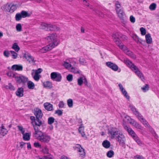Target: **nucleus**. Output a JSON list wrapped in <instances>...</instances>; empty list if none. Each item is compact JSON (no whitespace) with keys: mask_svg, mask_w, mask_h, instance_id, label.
<instances>
[{"mask_svg":"<svg viewBox=\"0 0 159 159\" xmlns=\"http://www.w3.org/2000/svg\"><path fill=\"white\" fill-rule=\"evenodd\" d=\"M34 136L40 141L44 143H48L51 139L50 137L48 135L44 134L41 131L36 133H34Z\"/></svg>","mask_w":159,"mask_h":159,"instance_id":"nucleus-1","label":"nucleus"},{"mask_svg":"<svg viewBox=\"0 0 159 159\" xmlns=\"http://www.w3.org/2000/svg\"><path fill=\"white\" fill-rule=\"evenodd\" d=\"M125 63L142 80L144 79L143 74L140 72L138 68L135 66L130 60H124Z\"/></svg>","mask_w":159,"mask_h":159,"instance_id":"nucleus-2","label":"nucleus"},{"mask_svg":"<svg viewBox=\"0 0 159 159\" xmlns=\"http://www.w3.org/2000/svg\"><path fill=\"white\" fill-rule=\"evenodd\" d=\"M124 129L127 131L129 134L131 136L133 139L139 145V146H141L142 145V142L137 135L135 132L129 126L126 125H124Z\"/></svg>","mask_w":159,"mask_h":159,"instance_id":"nucleus-3","label":"nucleus"},{"mask_svg":"<svg viewBox=\"0 0 159 159\" xmlns=\"http://www.w3.org/2000/svg\"><path fill=\"white\" fill-rule=\"evenodd\" d=\"M40 118H36L35 121L33 123V126L34 130V133L40 131L39 127H43L44 124V121L40 120Z\"/></svg>","mask_w":159,"mask_h":159,"instance_id":"nucleus-4","label":"nucleus"},{"mask_svg":"<svg viewBox=\"0 0 159 159\" xmlns=\"http://www.w3.org/2000/svg\"><path fill=\"white\" fill-rule=\"evenodd\" d=\"M40 28L46 31H53L59 30V28L55 25L45 23H42L41 25Z\"/></svg>","mask_w":159,"mask_h":159,"instance_id":"nucleus-5","label":"nucleus"},{"mask_svg":"<svg viewBox=\"0 0 159 159\" xmlns=\"http://www.w3.org/2000/svg\"><path fill=\"white\" fill-rule=\"evenodd\" d=\"M57 38V36L56 34L53 33L49 34V36L47 37V39L48 41L49 42H51L50 44H52V45L54 44L56 47L59 44Z\"/></svg>","mask_w":159,"mask_h":159,"instance_id":"nucleus-6","label":"nucleus"},{"mask_svg":"<svg viewBox=\"0 0 159 159\" xmlns=\"http://www.w3.org/2000/svg\"><path fill=\"white\" fill-rule=\"evenodd\" d=\"M2 7L3 9L5 11L12 13L16 9L17 5L16 4H7L4 5Z\"/></svg>","mask_w":159,"mask_h":159,"instance_id":"nucleus-7","label":"nucleus"},{"mask_svg":"<svg viewBox=\"0 0 159 159\" xmlns=\"http://www.w3.org/2000/svg\"><path fill=\"white\" fill-rule=\"evenodd\" d=\"M51 79L53 81L57 82L61 81L62 79V76L59 73L54 72H52L50 75Z\"/></svg>","mask_w":159,"mask_h":159,"instance_id":"nucleus-8","label":"nucleus"},{"mask_svg":"<svg viewBox=\"0 0 159 159\" xmlns=\"http://www.w3.org/2000/svg\"><path fill=\"white\" fill-rule=\"evenodd\" d=\"M108 134L111 135V139L115 138L119 134L117 128L115 127H110L108 129Z\"/></svg>","mask_w":159,"mask_h":159,"instance_id":"nucleus-9","label":"nucleus"},{"mask_svg":"<svg viewBox=\"0 0 159 159\" xmlns=\"http://www.w3.org/2000/svg\"><path fill=\"white\" fill-rule=\"evenodd\" d=\"M15 80L19 84L21 83L24 84L28 80V78L25 76L20 75L19 76L15 77Z\"/></svg>","mask_w":159,"mask_h":159,"instance_id":"nucleus-10","label":"nucleus"},{"mask_svg":"<svg viewBox=\"0 0 159 159\" xmlns=\"http://www.w3.org/2000/svg\"><path fill=\"white\" fill-rule=\"evenodd\" d=\"M74 148L75 150H77L79 152H82L83 153H80V157L82 158L84 157L85 155L84 149L80 145L77 144Z\"/></svg>","mask_w":159,"mask_h":159,"instance_id":"nucleus-11","label":"nucleus"},{"mask_svg":"<svg viewBox=\"0 0 159 159\" xmlns=\"http://www.w3.org/2000/svg\"><path fill=\"white\" fill-rule=\"evenodd\" d=\"M34 113L36 116V118H42V117L43 114L42 110L38 108L34 109Z\"/></svg>","mask_w":159,"mask_h":159,"instance_id":"nucleus-12","label":"nucleus"},{"mask_svg":"<svg viewBox=\"0 0 159 159\" xmlns=\"http://www.w3.org/2000/svg\"><path fill=\"white\" fill-rule=\"evenodd\" d=\"M56 47V45L54 44H51L49 43L48 45L43 48L41 50V52L43 53H45L47 51H48L52 49L53 48H54Z\"/></svg>","mask_w":159,"mask_h":159,"instance_id":"nucleus-13","label":"nucleus"},{"mask_svg":"<svg viewBox=\"0 0 159 159\" xmlns=\"http://www.w3.org/2000/svg\"><path fill=\"white\" fill-rule=\"evenodd\" d=\"M106 65L108 67L115 71H116L118 70V66L115 63H113L111 61L106 62Z\"/></svg>","mask_w":159,"mask_h":159,"instance_id":"nucleus-14","label":"nucleus"},{"mask_svg":"<svg viewBox=\"0 0 159 159\" xmlns=\"http://www.w3.org/2000/svg\"><path fill=\"white\" fill-rule=\"evenodd\" d=\"M116 11L120 19L121 20H124L125 13L124 12L123 9L121 8L119 10L116 9Z\"/></svg>","mask_w":159,"mask_h":159,"instance_id":"nucleus-15","label":"nucleus"},{"mask_svg":"<svg viewBox=\"0 0 159 159\" xmlns=\"http://www.w3.org/2000/svg\"><path fill=\"white\" fill-rule=\"evenodd\" d=\"M124 50H123L124 52L125 53L126 55L129 56L131 57L135 58V56L134 55L133 53L131 51L129 50L128 48L127 47H125Z\"/></svg>","mask_w":159,"mask_h":159,"instance_id":"nucleus-16","label":"nucleus"},{"mask_svg":"<svg viewBox=\"0 0 159 159\" xmlns=\"http://www.w3.org/2000/svg\"><path fill=\"white\" fill-rule=\"evenodd\" d=\"M23 68V66L22 65L16 64L12 65L11 67V69L14 71H22Z\"/></svg>","mask_w":159,"mask_h":159,"instance_id":"nucleus-17","label":"nucleus"},{"mask_svg":"<svg viewBox=\"0 0 159 159\" xmlns=\"http://www.w3.org/2000/svg\"><path fill=\"white\" fill-rule=\"evenodd\" d=\"M132 37L134 40L135 42L138 43H140L142 44L143 42H145L144 41L142 40L141 39L139 38L136 34H133L132 36Z\"/></svg>","mask_w":159,"mask_h":159,"instance_id":"nucleus-18","label":"nucleus"},{"mask_svg":"<svg viewBox=\"0 0 159 159\" xmlns=\"http://www.w3.org/2000/svg\"><path fill=\"white\" fill-rule=\"evenodd\" d=\"M24 89L22 87L18 88L16 92V96L19 97H22L23 96Z\"/></svg>","mask_w":159,"mask_h":159,"instance_id":"nucleus-19","label":"nucleus"},{"mask_svg":"<svg viewBox=\"0 0 159 159\" xmlns=\"http://www.w3.org/2000/svg\"><path fill=\"white\" fill-rule=\"evenodd\" d=\"M8 130L5 128V127L2 124V126L0 127V134L4 136L7 134Z\"/></svg>","mask_w":159,"mask_h":159,"instance_id":"nucleus-20","label":"nucleus"},{"mask_svg":"<svg viewBox=\"0 0 159 159\" xmlns=\"http://www.w3.org/2000/svg\"><path fill=\"white\" fill-rule=\"evenodd\" d=\"M43 106L45 109L48 111H51L53 110V105L49 103H45Z\"/></svg>","mask_w":159,"mask_h":159,"instance_id":"nucleus-21","label":"nucleus"},{"mask_svg":"<svg viewBox=\"0 0 159 159\" xmlns=\"http://www.w3.org/2000/svg\"><path fill=\"white\" fill-rule=\"evenodd\" d=\"M23 57L25 58L29 62H30L31 61L32 62L34 61V58L30 54H25L23 55Z\"/></svg>","mask_w":159,"mask_h":159,"instance_id":"nucleus-22","label":"nucleus"},{"mask_svg":"<svg viewBox=\"0 0 159 159\" xmlns=\"http://www.w3.org/2000/svg\"><path fill=\"white\" fill-rule=\"evenodd\" d=\"M40 151L44 154H49V150L47 146H42L41 148L40 149Z\"/></svg>","mask_w":159,"mask_h":159,"instance_id":"nucleus-23","label":"nucleus"},{"mask_svg":"<svg viewBox=\"0 0 159 159\" xmlns=\"http://www.w3.org/2000/svg\"><path fill=\"white\" fill-rule=\"evenodd\" d=\"M140 121L145 126V127L150 128V129L151 132L152 131H153V132H154L153 129L150 127V126L148 122L145 120V119H144L143 118H142V119Z\"/></svg>","mask_w":159,"mask_h":159,"instance_id":"nucleus-24","label":"nucleus"},{"mask_svg":"<svg viewBox=\"0 0 159 159\" xmlns=\"http://www.w3.org/2000/svg\"><path fill=\"white\" fill-rule=\"evenodd\" d=\"M43 86L44 88L51 89L52 88V83L51 82L47 81L43 83Z\"/></svg>","mask_w":159,"mask_h":159,"instance_id":"nucleus-25","label":"nucleus"},{"mask_svg":"<svg viewBox=\"0 0 159 159\" xmlns=\"http://www.w3.org/2000/svg\"><path fill=\"white\" fill-rule=\"evenodd\" d=\"M102 146L106 148H108L110 146V143L108 140H104L102 143Z\"/></svg>","mask_w":159,"mask_h":159,"instance_id":"nucleus-26","label":"nucleus"},{"mask_svg":"<svg viewBox=\"0 0 159 159\" xmlns=\"http://www.w3.org/2000/svg\"><path fill=\"white\" fill-rule=\"evenodd\" d=\"M120 137L121 138V140L117 139V141H118L120 144H121L122 146L125 145V136L123 134H121V136Z\"/></svg>","mask_w":159,"mask_h":159,"instance_id":"nucleus-27","label":"nucleus"},{"mask_svg":"<svg viewBox=\"0 0 159 159\" xmlns=\"http://www.w3.org/2000/svg\"><path fill=\"white\" fill-rule=\"evenodd\" d=\"M146 42L148 44H150L152 42V39L149 34H147L145 35Z\"/></svg>","mask_w":159,"mask_h":159,"instance_id":"nucleus-28","label":"nucleus"},{"mask_svg":"<svg viewBox=\"0 0 159 159\" xmlns=\"http://www.w3.org/2000/svg\"><path fill=\"white\" fill-rule=\"evenodd\" d=\"M22 18H25L30 16V14L28 12L23 10L20 12Z\"/></svg>","mask_w":159,"mask_h":159,"instance_id":"nucleus-29","label":"nucleus"},{"mask_svg":"<svg viewBox=\"0 0 159 159\" xmlns=\"http://www.w3.org/2000/svg\"><path fill=\"white\" fill-rule=\"evenodd\" d=\"M23 135V139L25 141H28L30 139V134L29 133H24Z\"/></svg>","mask_w":159,"mask_h":159,"instance_id":"nucleus-30","label":"nucleus"},{"mask_svg":"<svg viewBox=\"0 0 159 159\" xmlns=\"http://www.w3.org/2000/svg\"><path fill=\"white\" fill-rule=\"evenodd\" d=\"M12 48L16 52H18L20 49V48L16 43H15L13 44Z\"/></svg>","mask_w":159,"mask_h":159,"instance_id":"nucleus-31","label":"nucleus"},{"mask_svg":"<svg viewBox=\"0 0 159 159\" xmlns=\"http://www.w3.org/2000/svg\"><path fill=\"white\" fill-rule=\"evenodd\" d=\"M121 36V33L120 32H116L113 34L112 37L115 39H119Z\"/></svg>","mask_w":159,"mask_h":159,"instance_id":"nucleus-32","label":"nucleus"},{"mask_svg":"<svg viewBox=\"0 0 159 159\" xmlns=\"http://www.w3.org/2000/svg\"><path fill=\"white\" fill-rule=\"evenodd\" d=\"M28 88L30 89H33L34 88V84L31 81H29L27 82Z\"/></svg>","mask_w":159,"mask_h":159,"instance_id":"nucleus-33","label":"nucleus"},{"mask_svg":"<svg viewBox=\"0 0 159 159\" xmlns=\"http://www.w3.org/2000/svg\"><path fill=\"white\" fill-rule=\"evenodd\" d=\"M84 76L80 77L77 80L78 84L80 86H81L84 82Z\"/></svg>","mask_w":159,"mask_h":159,"instance_id":"nucleus-34","label":"nucleus"},{"mask_svg":"<svg viewBox=\"0 0 159 159\" xmlns=\"http://www.w3.org/2000/svg\"><path fill=\"white\" fill-rule=\"evenodd\" d=\"M55 119L54 117H50L48 118V124L50 125H52L55 122Z\"/></svg>","mask_w":159,"mask_h":159,"instance_id":"nucleus-35","label":"nucleus"},{"mask_svg":"<svg viewBox=\"0 0 159 159\" xmlns=\"http://www.w3.org/2000/svg\"><path fill=\"white\" fill-rule=\"evenodd\" d=\"M114 155V152L113 151L110 150L107 152V156L109 158L112 157Z\"/></svg>","mask_w":159,"mask_h":159,"instance_id":"nucleus-36","label":"nucleus"},{"mask_svg":"<svg viewBox=\"0 0 159 159\" xmlns=\"http://www.w3.org/2000/svg\"><path fill=\"white\" fill-rule=\"evenodd\" d=\"M51 155L50 154L48 156H44L38 158L37 159H54L53 157H50Z\"/></svg>","mask_w":159,"mask_h":159,"instance_id":"nucleus-37","label":"nucleus"},{"mask_svg":"<svg viewBox=\"0 0 159 159\" xmlns=\"http://www.w3.org/2000/svg\"><path fill=\"white\" fill-rule=\"evenodd\" d=\"M15 19L17 21L21 20L22 17L20 13H17L15 16Z\"/></svg>","mask_w":159,"mask_h":159,"instance_id":"nucleus-38","label":"nucleus"},{"mask_svg":"<svg viewBox=\"0 0 159 159\" xmlns=\"http://www.w3.org/2000/svg\"><path fill=\"white\" fill-rule=\"evenodd\" d=\"M115 6L116 7V9L119 10L121 7V5L120 3L118 1H116L115 2Z\"/></svg>","mask_w":159,"mask_h":159,"instance_id":"nucleus-39","label":"nucleus"},{"mask_svg":"<svg viewBox=\"0 0 159 159\" xmlns=\"http://www.w3.org/2000/svg\"><path fill=\"white\" fill-rule=\"evenodd\" d=\"M10 52L12 55L13 58L15 59L17 58L18 56V54L17 53L13 51H10Z\"/></svg>","mask_w":159,"mask_h":159,"instance_id":"nucleus-40","label":"nucleus"},{"mask_svg":"<svg viewBox=\"0 0 159 159\" xmlns=\"http://www.w3.org/2000/svg\"><path fill=\"white\" fill-rule=\"evenodd\" d=\"M7 75L11 77L14 78H15V77L16 76H17L14 74L12 73V72L11 71H9L7 74Z\"/></svg>","mask_w":159,"mask_h":159,"instance_id":"nucleus-41","label":"nucleus"},{"mask_svg":"<svg viewBox=\"0 0 159 159\" xmlns=\"http://www.w3.org/2000/svg\"><path fill=\"white\" fill-rule=\"evenodd\" d=\"M156 3H153L151 4L150 6H149V8L151 10H155L156 7Z\"/></svg>","mask_w":159,"mask_h":159,"instance_id":"nucleus-42","label":"nucleus"},{"mask_svg":"<svg viewBox=\"0 0 159 159\" xmlns=\"http://www.w3.org/2000/svg\"><path fill=\"white\" fill-rule=\"evenodd\" d=\"M118 86L120 88V89L121 92L122 93H124L125 92H126V90L123 87L122 85L121 84H118Z\"/></svg>","mask_w":159,"mask_h":159,"instance_id":"nucleus-43","label":"nucleus"},{"mask_svg":"<svg viewBox=\"0 0 159 159\" xmlns=\"http://www.w3.org/2000/svg\"><path fill=\"white\" fill-rule=\"evenodd\" d=\"M137 117L138 119L141 120L142 118H143V116L140 114L138 111L136 112V113L135 114Z\"/></svg>","mask_w":159,"mask_h":159,"instance_id":"nucleus-44","label":"nucleus"},{"mask_svg":"<svg viewBox=\"0 0 159 159\" xmlns=\"http://www.w3.org/2000/svg\"><path fill=\"white\" fill-rule=\"evenodd\" d=\"M133 125L135 127H136V128L139 129H141L142 128V126H141V125L139 124L136 121H135Z\"/></svg>","mask_w":159,"mask_h":159,"instance_id":"nucleus-45","label":"nucleus"},{"mask_svg":"<svg viewBox=\"0 0 159 159\" xmlns=\"http://www.w3.org/2000/svg\"><path fill=\"white\" fill-rule=\"evenodd\" d=\"M64 66L66 68H70L71 66V65L69 63L67 62H64L63 64Z\"/></svg>","mask_w":159,"mask_h":159,"instance_id":"nucleus-46","label":"nucleus"},{"mask_svg":"<svg viewBox=\"0 0 159 159\" xmlns=\"http://www.w3.org/2000/svg\"><path fill=\"white\" fill-rule=\"evenodd\" d=\"M67 105L69 107H70L73 106V100L71 99H69L67 101Z\"/></svg>","mask_w":159,"mask_h":159,"instance_id":"nucleus-47","label":"nucleus"},{"mask_svg":"<svg viewBox=\"0 0 159 159\" xmlns=\"http://www.w3.org/2000/svg\"><path fill=\"white\" fill-rule=\"evenodd\" d=\"M149 85L148 84H146L141 89L144 92H145L146 91L149 90Z\"/></svg>","mask_w":159,"mask_h":159,"instance_id":"nucleus-48","label":"nucleus"},{"mask_svg":"<svg viewBox=\"0 0 159 159\" xmlns=\"http://www.w3.org/2000/svg\"><path fill=\"white\" fill-rule=\"evenodd\" d=\"M127 120L129 121V123L131 124H132L133 125H134L136 121L134 120L131 119L129 116L128 117Z\"/></svg>","mask_w":159,"mask_h":159,"instance_id":"nucleus-49","label":"nucleus"},{"mask_svg":"<svg viewBox=\"0 0 159 159\" xmlns=\"http://www.w3.org/2000/svg\"><path fill=\"white\" fill-rule=\"evenodd\" d=\"M16 28L18 31L20 32L22 30V27L20 24H17L16 25Z\"/></svg>","mask_w":159,"mask_h":159,"instance_id":"nucleus-50","label":"nucleus"},{"mask_svg":"<svg viewBox=\"0 0 159 159\" xmlns=\"http://www.w3.org/2000/svg\"><path fill=\"white\" fill-rule=\"evenodd\" d=\"M67 80L69 82L73 80V75L71 74H69L66 76Z\"/></svg>","mask_w":159,"mask_h":159,"instance_id":"nucleus-51","label":"nucleus"},{"mask_svg":"<svg viewBox=\"0 0 159 159\" xmlns=\"http://www.w3.org/2000/svg\"><path fill=\"white\" fill-rule=\"evenodd\" d=\"M34 146L37 148H39L40 149L41 148V145L38 142H35L34 143Z\"/></svg>","mask_w":159,"mask_h":159,"instance_id":"nucleus-52","label":"nucleus"},{"mask_svg":"<svg viewBox=\"0 0 159 159\" xmlns=\"http://www.w3.org/2000/svg\"><path fill=\"white\" fill-rule=\"evenodd\" d=\"M129 107L130 108L131 110L134 114L136 113V112L138 111L136 110V108L133 106L130 105Z\"/></svg>","mask_w":159,"mask_h":159,"instance_id":"nucleus-53","label":"nucleus"},{"mask_svg":"<svg viewBox=\"0 0 159 159\" xmlns=\"http://www.w3.org/2000/svg\"><path fill=\"white\" fill-rule=\"evenodd\" d=\"M62 111V110L58 109L55 111V113L57 114L59 116H61L63 114Z\"/></svg>","mask_w":159,"mask_h":159,"instance_id":"nucleus-54","label":"nucleus"},{"mask_svg":"<svg viewBox=\"0 0 159 159\" xmlns=\"http://www.w3.org/2000/svg\"><path fill=\"white\" fill-rule=\"evenodd\" d=\"M140 31L141 32V34L142 35H144L146 34V30L145 28L143 27H141L140 28Z\"/></svg>","mask_w":159,"mask_h":159,"instance_id":"nucleus-55","label":"nucleus"},{"mask_svg":"<svg viewBox=\"0 0 159 159\" xmlns=\"http://www.w3.org/2000/svg\"><path fill=\"white\" fill-rule=\"evenodd\" d=\"M17 127L19 130L21 132L22 134H24L25 132V130L22 126H18Z\"/></svg>","mask_w":159,"mask_h":159,"instance_id":"nucleus-56","label":"nucleus"},{"mask_svg":"<svg viewBox=\"0 0 159 159\" xmlns=\"http://www.w3.org/2000/svg\"><path fill=\"white\" fill-rule=\"evenodd\" d=\"M144 157L142 156H141L139 155H137L134 156V159H143Z\"/></svg>","mask_w":159,"mask_h":159,"instance_id":"nucleus-57","label":"nucleus"},{"mask_svg":"<svg viewBox=\"0 0 159 159\" xmlns=\"http://www.w3.org/2000/svg\"><path fill=\"white\" fill-rule=\"evenodd\" d=\"M124 96L128 100H129L130 99V97L128 94L127 92H125L124 93H122Z\"/></svg>","mask_w":159,"mask_h":159,"instance_id":"nucleus-58","label":"nucleus"},{"mask_svg":"<svg viewBox=\"0 0 159 159\" xmlns=\"http://www.w3.org/2000/svg\"><path fill=\"white\" fill-rule=\"evenodd\" d=\"M124 96L128 100H129L130 99V97L128 94L127 92H125L124 93H122Z\"/></svg>","mask_w":159,"mask_h":159,"instance_id":"nucleus-59","label":"nucleus"},{"mask_svg":"<svg viewBox=\"0 0 159 159\" xmlns=\"http://www.w3.org/2000/svg\"><path fill=\"white\" fill-rule=\"evenodd\" d=\"M124 96L128 100H129L130 99V97L128 94L127 92H125L124 93H122Z\"/></svg>","mask_w":159,"mask_h":159,"instance_id":"nucleus-60","label":"nucleus"},{"mask_svg":"<svg viewBox=\"0 0 159 159\" xmlns=\"http://www.w3.org/2000/svg\"><path fill=\"white\" fill-rule=\"evenodd\" d=\"M84 84L86 85L88 87H90V84H88V81L87 80V79L85 77H84Z\"/></svg>","mask_w":159,"mask_h":159,"instance_id":"nucleus-61","label":"nucleus"},{"mask_svg":"<svg viewBox=\"0 0 159 159\" xmlns=\"http://www.w3.org/2000/svg\"><path fill=\"white\" fill-rule=\"evenodd\" d=\"M34 79L36 81H38L40 78L39 75L38 74H35L34 76L33 77Z\"/></svg>","mask_w":159,"mask_h":159,"instance_id":"nucleus-62","label":"nucleus"},{"mask_svg":"<svg viewBox=\"0 0 159 159\" xmlns=\"http://www.w3.org/2000/svg\"><path fill=\"white\" fill-rule=\"evenodd\" d=\"M3 54L5 57H8L9 56L10 53L9 51L7 50H5L3 52Z\"/></svg>","mask_w":159,"mask_h":159,"instance_id":"nucleus-63","label":"nucleus"},{"mask_svg":"<svg viewBox=\"0 0 159 159\" xmlns=\"http://www.w3.org/2000/svg\"><path fill=\"white\" fill-rule=\"evenodd\" d=\"M117 45L121 49L123 50H124L125 47H126L125 46H124V45L122 44L121 42L119 44H118Z\"/></svg>","mask_w":159,"mask_h":159,"instance_id":"nucleus-64","label":"nucleus"}]
</instances>
